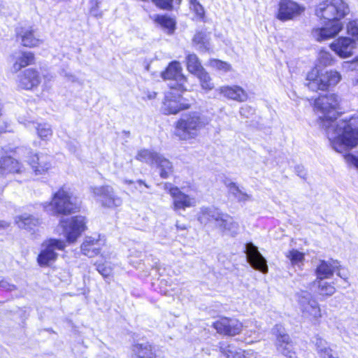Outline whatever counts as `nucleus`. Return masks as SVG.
<instances>
[{
	"instance_id": "f257e3e1",
	"label": "nucleus",
	"mask_w": 358,
	"mask_h": 358,
	"mask_svg": "<svg viewBox=\"0 0 358 358\" xmlns=\"http://www.w3.org/2000/svg\"><path fill=\"white\" fill-rule=\"evenodd\" d=\"M338 96L329 94L315 100L314 108L319 115L320 126L324 129L332 148L342 152L358 145V117L338 119Z\"/></svg>"
},
{
	"instance_id": "f03ea898",
	"label": "nucleus",
	"mask_w": 358,
	"mask_h": 358,
	"mask_svg": "<svg viewBox=\"0 0 358 358\" xmlns=\"http://www.w3.org/2000/svg\"><path fill=\"white\" fill-rule=\"evenodd\" d=\"M350 11L348 5L343 0H325L320 3L315 10L317 16L327 20L322 27L314 28L313 36L317 41L335 37L343 29L340 21Z\"/></svg>"
},
{
	"instance_id": "7ed1b4c3",
	"label": "nucleus",
	"mask_w": 358,
	"mask_h": 358,
	"mask_svg": "<svg viewBox=\"0 0 358 358\" xmlns=\"http://www.w3.org/2000/svg\"><path fill=\"white\" fill-rule=\"evenodd\" d=\"M214 328L220 334L227 336H235L245 328V341L252 343L261 337V327L256 321H250L243 324L237 319L223 317L213 323Z\"/></svg>"
},
{
	"instance_id": "20e7f679",
	"label": "nucleus",
	"mask_w": 358,
	"mask_h": 358,
	"mask_svg": "<svg viewBox=\"0 0 358 358\" xmlns=\"http://www.w3.org/2000/svg\"><path fill=\"white\" fill-rule=\"evenodd\" d=\"M44 210L53 215H66L76 212L79 207L72 194L66 187L59 189L52 196L50 203H45Z\"/></svg>"
},
{
	"instance_id": "39448f33",
	"label": "nucleus",
	"mask_w": 358,
	"mask_h": 358,
	"mask_svg": "<svg viewBox=\"0 0 358 358\" xmlns=\"http://www.w3.org/2000/svg\"><path fill=\"white\" fill-rule=\"evenodd\" d=\"M15 155L19 159L27 161L36 175H43L52 168L53 159L46 153L33 155L30 148H20L15 151Z\"/></svg>"
},
{
	"instance_id": "423d86ee",
	"label": "nucleus",
	"mask_w": 358,
	"mask_h": 358,
	"mask_svg": "<svg viewBox=\"0 0 358 358\" xmlns=\"http://www.w3.org/2000/svg\"><path fill=\"white\" fill-rule=\"evenodd\" d=\"M296 297L302 317L313 324L319 323L322 317L321 308L313 294L301 290L296 294Z\"/></svg>"
},
{
	"instance_id": "0eeeda50",
	"label": "nucleus",
	"mask_w": 358,
	"mask_h": 358,
	"mask_svg": "<svg viewBox=\"0 0 358 358\" xmlns=\"http://www.w3.org/2000/svg\"><path fill=\"white\" fill-rule=\"evenodd\" d=\"M208 123V119L199 113L182 114L180 118V140L194 138L198 131Z\"/></svg>"
},
{
	"instance_id": "6e6552de",
	"label": "nucleus",
	"mask_w": 358,
	"mask_h": 358,
	"mask_svg": "<svg viewBox=\"0 0 358 358\" xmlns=\"http://www.w3.org/2000/svg\"><path fill=\"white\" fill-rule=\"evenodd\" d=\"M86 221L83 216H74L70 218H62L59 225L64 230L66 241L74 243L81 234L86 229Z\"/></svg>"
},
{
	"instance_id": "1a4fd4ad",
	"label": "nucleus",
	"mask_w": 358,
	"mask_h": 358,
	"mask_svg": "<svg viewBox=\"0 0 358 358\" xmlns=\"http://www.w3.org/2000/svg\"><path fill=\"white\" fill-rule=\"evenodd\" d=\"M66 247L65 242L59 239H49L42 244L41 251L38 257L40 266H48L57 258V251H62Z\"/></svg>"
},
{
	"instance_id": "9d476101",
	"label": "nucleus",
	"mask_w": 358,
	"mask_h": 358,
	"mask_svg": "<svg viewBox=\"0 0 358 358\" xmlns=\"http://www.w3.org/2000/svg\"><path fill=\"white\" fill-rule=\"evenodd\" d=\"M90 192L98 197L102 206L107 208H116L122 203V199L117 196L110 185L91 187Z\"/></svg>"
},
{
	"instance_id": "9b49d317",
	"label": "nucleus",
	"mask_w": 358,
	"mask_h": 358,
	"mask_svg": "<svg viewBox=\"0 0 358 358\" xmlns=\"http://www.w3.org/2000/svg\"><path fill=\"white\" fill-rule=\"evenodd\" d=\"M273 334L276 336L277 350L287 358H297L293 350V343L284 327L280 324H276L272 329Z\"/></svg>"
},
{
	"instance_id": "f8f14e48",
	"label": "nucleus",
	"mask_w": 358,
	"mask_h": 358,
	"mask_svg": "<svg viewBox=\"0 0 358 358\" xmlns=\"http://www.w3.org/2000/svg\"><path fill=\"white\" fill-rule=\"evenodd\" d=\"M245 252L246 258L250 265L255 269L261 271L263 273L268 272L267 261L260 253L258 248L252 242L247 243L245 245Z\"/></svg>"
},
{
	"instance_id": "ddd939ff",
	"label": "nucleus",
	"mask_w": 358,
	"mask_h": 358,
	"mask_svg": "<svg viewBox=\"0 0 358 358\" xmlns=\"http://www.w3.org/2000/svg\"><path fill=\"white\" fill-rule=\"evenodd\" d=\"M278 6L277 18L281 21L292 20L305 10L303 6L292 0H280Z\"/></svg>"
},
{
	"instance_id": "4468645a",
	"label": "nucleus",
	"mask_w": 358,
	"mask_h": 358,
	"mask_svg": "<svg viewBox=\"0 0 358 358\" xmlns=\"http://www.w3.org/2000/svg\"><path fill=\"white\" fill-rule=\"evenodd\" d=\"M198 202L197 187L190 182L180 185V210L194 207Z\"/></svg>"
},
{
	"instance_id": "2eb2a0df",
	"label": "nucleus",
	"mask_w": 358,
	"mask_h": 358,
	"mask_svg": "<svg viewBox=\"0 0 358 358\" xmlns=\"http://www.w3.org/2000/svg\"><path fill=\"white\" fill-rule=\"evenodd\" d=\"M340 263L337 260L330 259L329 260H320L315 269L317 280H325L330 278L333 274L338 271L337 275L341 278L345 279L339 271Z\"/></svg>"
},
{
	"instance_id": "dca6fc26",
	"label": "nucleus",
	"mask_w": 358,
	"mask_h": 358,
	"mask_svg": "<svg viewBox=\"0 0 358 358\" xmlns=\"http://www.w3.org/2000/svg\"><path fill=\"white\" fill-rule=\"evenodd\" d=\"M20 159L6 156L0 158V176H6L8 173H22L25 171L24 166Z\"/></svg>"
},
{
	"instance_id": "f3484780",
	"label": "nucleus",
	"mask_w": 358,
	"mask_h": 358,
	"mask_svg": "<svg viewBox=\"0 0 358 358\" xmlns=\"http://www.w3.org/2000/svg\"><path fill=\"white\" fill-rule=\"evenodd\" d=\"M40 73L35 69H26L19 76L18 86L24 90H32L41 83Z\"/></svg>"
},
{
	"instance_id": "a211bd4d",
	"label": "nucleus",
	"mask_w": 358,
	"mask_h": 358,
	"mask_svg": "<svg viewBox=\"0 0 358 358\" xmlns=\"http://www.w3.org/2000/svg\"><path fill=\"white\" fill-rule=\"evenodd\" d=\"M132 358H163V352L148 343L136 344L132 347Z\"/></svg>"
},
{
	"instance_id": "6ab92c4d",
	"label": "nucleus",
	"mask_w": 358,
	"mask_h": 358,
	"mask_svg": "<svg viewBox=\"0 0 358 358\" xmlns=\"http://www.w3.org/2000/svg\"><path fill=\"white\" fill-rule=\"evenodd\" d=\"M17 37L23 46L31 48L38 47L43 42L32 27L20 28L17 31Z\"/></svg>"
},
{
	"instance_id": "aec40b11",
	"label": "nucleus",
	"mask_w": 358,
	"mask_h": 358,
	"mask_svg": "<svg viewBox=\"0 0 358 358\" xmlns=\"http://www.w3.org/2000/svg\"><path fill=\"white\" fill-rule=\"evenodd\" d=\"M355 42L348 37H340L333 42L330 47L341 57H348L352 55Z\"/></svg>"
},
{
	"instance_id": "412c9836",
	"label": "nucleus",
	"mask_w": 358,
	"mask_h": 358,
	"mask_svg": "<svg viewBox=\"0 0 358 358\" xmlns=\"http://www.w3.org/2000/svg\"><path fill=\"white\" fill-rule=\"evenodd\" d=\"M223 213L217 208L211 206H202L197 215V220L201 224H207L215 221L218 225Z\"/></svg>"
},
{
	"instance_id": "4be33fe9",
	"label": "nucleus",
	"mask_w": 358,
	"mask_h": 358,
	"mask_svg": "<svg viewBox=\"0 0 358 358\" xmlns=\"http://www.w3.org/2000/svg\"><path fill=\"white\" fill-rule=\"evenodd\" d=\"M163 80L167 82L171 90H178L179 86V63L176 61L171 62L166 69L161 73Z\"/></svg>"
},
{
	"instance_id": "5701e85b",
	"label": "nucleus",
	"mask_w": 358,
	"mask_h": 358,
	"mask_svg": "<svg viewBox=\"0 0 358 358\" xmlns=\"http://www.w3.org/2000/svg\"><path fill=\"white\" fill-rule=\"evenodd\" d=\"M220 349L227 358H257V353L255 351H242L241 349L237 348L227 342H221Z\"/></svg>"
},
{
	"instance_id": "b1692460",
	"label": "nucleus",
	"mask_w": 358,
	"mask_h": 358,
	"mask_svg": "<svg viewBox=\"0 0 358 358\" xmlns=\"http://www.w3.org/2000/svg\"><path fill=\"white\" fill-rule=\"evenodd\" d=\"M306 86L311 91L317 90L324 91V85L323 83V73L321 72L319 67L315 66L312 68L306 74Z\"/></svg>"
},
{
	"instance_id": "393cba45",
	"label": "nucleus",
	"mask_w": 358,
	"mask_h": 358,
	"mask_svg": "<svg viewBox=\"0 0 358 358\" xmlns=\"http://www.w3.org/2000/svg\"><path fill=\"white\" fill-rule=\"evenodd\" d=\"M217 90L225 97L237 101H245L248 99V94L245 91L237 85L222 86Z\"/></svg>"
},
{
	"instance_id": "a878e982",
	"label": "nucleus",
	"mask_w": 358,
	"mask_h": 358,
	"mask_svg": "<svg viewBox=\"0 0 358 358\" xmlns=\"http://www.w3.org/2000/svg\"><path fill=\"white\" fill-rule=\"evenodd\" d=\"M179 90H169L167 92L163 104V111L165 114H176L179 111L178 99Z\"/></svg>"
},
{
	"instance_id": "bb28decb",
	"label": "nucleus",
	"mask_w": 358,
	"mask_h": 358,
	"mask_svg": "<svg viewBox=\"0 0 358 358\" xmlns=\"http://www.w3.org/2000/svg\"><path fill=\"white\" fill-rule=\"evenodd\" d=\"M210 33L201 30L196 31L194 38V45L203 52H212L213 51V45L210 44Z\"/></svg>"
},
{
	"instance_id": "cd10ccee",
	"label": "nucleus",
	"mask_w": 358,
	"mask_h": 358,
	"mask_svg": "<svg viewBox=\"0 0 358 358\" xmlns=\"http://www.w3.org/2000/svg\"><path fill=\"white\" fill-rule=\"evenodd\" d=\"M102 245L103 241L101 240L87 237L81 245V251L85 255L92 257L99 252Z\"/></svg>"
},
{
	"instance_id": "c85d7f7f",
	"label": "nucleus",
	"mask_w": 358,
	"mask_h": 358,
	"mask_svg": "<svg viewBox=\"0 0 358 358\" xmlns=\"http://www.w3.org/2000/svg\"><path fill=\"white\" fill-rule=\"evenodd\" d=\"M217 227L231 236L236 235L239 231V224L228 214L223 213Z\"/></svg>"
},
{
	"instance_id": "c756f323",
	"label": "nucleus",
	"mask_w": 358,
	"mask_h": 358,
	"mask_svg": "<svg viewBox=\"0 0 358 358\" xmlns=\"http://www.w3.org/2000/svg\"><path fill=\"white\" fill-rule=\"evenodd\" d=\"M152 18L168 34H172L174 31L176 25L175 19L165 15H155Z\"/></svg>"
},
{
	"instance_id": "7c9ffc66",
	"label": "nucleus",
	"mask_w": 358,
	"mask_h": 358,
	"mask_svg": "<svg viewBox=\"0 0 358 358\" xmlns=\"http://www.w3.org/2000/svg\"><path fill=\"white\" fill-rule=\"evenodd\" d=\"M15 222L20 228L31 230L39 224V220L29 214L23 213L15 217Z\"/></svg>"
},
{
	"instance_id": "2f4dec72",
	"label": "nucleus",
	"mask_w": 358,
	"mask_h": 358,
	"mask_svg": "<svg viewBox=\"0 0 358 358\" xmlns=\"http://www.w3.org/2000/svg\"><path fill=\"white\" fill-rule=\"evenodd\" d=\"M35 59L34 54L31 52H22L16 58L13 64V69L15 71H20L22 68L34 64Z\"/></svg>"
},
{
	"instance_id": "473e14b6",
	"label": "nucleus",
	"mask_w": 358,
	"mask_h": 358,
	"mask_svg": "<svg viewBox=\"0 0 358 358\" xmlns=\"http://www.w3.org/2000/svg\"><path fill=\"white\" fill-rule=\"evenodd\" d=\"M341 80V75L339 72L330 70L325 71L323 73V83L324 86V91L327 90L329 87L336 86Z\"/></svg>"
},
{
	"instance_id": "72a5a7b5",
	"label": "nucleus",
	"mask_w": 358,
	"mask_h": 358,
	"mask_svg": "<svg viewBox=\"0 0 358 358\" xmlns=\"http://www.w3.org/2000/svg\"><path fill=\"white\" fill-rule=\"evenodd\" d=\"M313 342L317 348V351L320 358H331V349L327 342L319 336L315 337Z\"/></svg>"
},
{
	"instance_id": "f704fd0d",
	"label": "nucleus",
	"mask_w": 358,
	"mask_h": 358,
	"mask_svg": "<svg viewBox=\"0 0 358 358\" xmlns=\"http://www.w3.org/2000/svg\"><path fill=\"white\" fill-rule=\"evenodd\" d=\"M101 256L105 259V262L103 263H96V270L103 278H107L111 275L113 270L111 263L107 261L110 259L111 257L110 255L105 254L104 252Z\"/></svg>"
},
{
	"instance_id": "c9c22d12",
	"label": "nucleus",
	"mask_w": 358,
	"mask_h": 358,
	"mask_svg": "<svg viewBox=\"0 0 358 358\" xmlns=\"http://www.w3.org/2000/svg\"><path fill=\"white\" fill-rule=\"evenodd\" d=\"M154 164H156L160 169L162 178H166L172 173L171 163L162 156L158 155Z\"/></svg>"
},
{
	"instance_id": "e433bc0d",
	"label": "nucleus",
	"mask_w": 358,
	"mask_h": 358,
	"mask_svg": "<svg viewBox=\"0 0 358 358\" xmlns=\"http://www.w3.org/2000/svg\"><path fill=\"white\" fill-rule=\"evenodd\" d=\"M187 67L188 71L195 76L204 69L195 54H189L187 56Z\"/></svg>"
},
{
	"instance_id": "4c0bfd02",
	"label": "nucleus",
	"mask_w": 358,
	"mask_h": 358,
	"mask_svg": "<svg viewBox=\"0 0 358 358\" xmlns=\"http://www.w3.org/2000/svg\"><path fill=\"white\" fill-rule=\"evenodd\" d=\"M315 284L317 286V293L319 295L329 296L334 294L336 291L334 285L324 280H317Z\"/></svg>"
},
{
	"instance_id": "58836bf2",
	"label": "nucleus",
	"mask_w": 358,
	"mask_h": 358,
	"mask_svg": "<svg viewBox=\"0 0 358 358\" xmlns=\"http://www.w3.org/2000/svg\"><path fill=\"white\" fill-rule=\"evenodd\" d=\"M158 154L148 150L143 149L138 152L136 159L140 162L153 164Z\"/></svg>"
},
{
	"instance_id": "ea45409f",
	"label": "nucleus",
	"mask_w": 358,
	"mask_h": 358,
	"mask_svg": "<svg viewBox=\"0 0 358 358\" xmlns=\"http://www.w3.org/2000/svg\"><path fill=\"white\" fill-rule=\"evenodd\" d=\"M292 266H301L304 261V254L297 250L292 249L285 254Z\"/></svg>"
},
{
	"instance_id": "a19ab883",
	"label": "nucleus",
	"mask_w": 358,
	"mask_h": 358,
	"mask_svg": "<svg viewBox=\"0 0 358 358\" xmlns=\"http://www.w3.org/2000/svg\"><path fill=\"white\" fill-rule=\"evenodd\" d=\"M36 130L37 135L42 140L48 139L52 134L51 127L47 123H32Z\"/></svg>"
},
{
	"instance_id": "79ce46f5",
	"label": "nucleus",
	"mask_w": 358,
	"mask_h": 358,
	"mask_svg": "<svg viewBox=\"0 0 358 358\" xmlns=\"http://www.w3.org/2000/svg\"><path fill=\"white\" fill-rule=\"evenodd\" d=\"M189 8L194 13L197 20L204 21L205 10L202 5L197 0H189Z\"/></svg>"
},
{
	"instance_id": "37998d69",
	"label": "nucleus",
	"mask_w": 358,
	"mask_h": 358,
	"mask_svg": "<svg viewBox=\"0 0 358 358\" xmlns=\"http://www.w3.org/2000/svg\"><path fill=\"white\" fill-rule=\"evenodd\" d=\"M199 79L202 89L205 90H211L214 87V84L211 82V78L209 74L203 69L197 75Z\"/></svg>"
},
{
	"instance_id": "c03bdc74",
	"label": "nucleus",
	"mask_w": 358,
	"mask_h": 358,
	"mask_svg": "<svg viewBox=\"0 0 358 358\" xmlns=\"http://www.w3.org/2000/svg\"><path fill=\"white\" fill-rule=\"evenodd\" d=\"M317 64L316 66H328L334 64V58L329 52L325 50L320 51L317 57Z\"/></svg>"
},
{
	"instance_id": "a18cd8bd",
	"label": "nucleus",
	"mask_w": 358,
	"mask_h": 358,
	"mask_svg": "<svg viewBox=\"0 0 358 358\" xmlns=\"http://www.w3.org/2000/svg\"><path fill=\"white\" fill-rule=\"evenodd\" d=\"M209 65L217 70L221 71L222 72H228L231 71V65L226 62L220 59H212L209 61Z\"/></svg>"
},
{
	"instance_id": "49530a36",
	"label": "nucleus",
	"mask_w": 358,
	"mask_h": 358,
	"mask_svg": "<svg viewBox=\"0 0 358 358\" xmlns=\"http://www.w3.org/2000/svg\"><path fill=\"white\" fill-rule=\"evenodd\" d=\"M165 189H168L169 191L170 194L174 198L173 206L174 209L177 210L178 207V200L177 199L178 195L179 194V189L178 187H172L171 184H165L164 186Z\"/></svg>"
},
{
	"instance_id": "de8ad7c7",
	"label": "nucleus",
	"mask_w": 358,
	"mask_h": 358,
	"mask_svg": "<svg viewBox=\"0 0 358 358\" xmlns=\"http://www.w3.org/2000/svg\"><path fill=\"white\" fill-rule=\"evenodd\" d=\"M348 32L358 40V20H352L348 24Z\"/></svg>"
},
{
	"instance_id": "09e8293b",
	"label": "nucleus",
	"mask_w": 358,
	"mask_h": 358,
	"mask_svg": "<svg viewBox=\"0 0 358 358\" xmlns=\"http://www.w3.org/2000/svg\"><path fill=\"white\" fill-rule=\"evenodd\" d=\"M225 185L228 187L229 192L235 197L238 192L241 190L238 186L233 182L225 181Z\"/></svg>"
},
{
	"instance_id": "8fccbe9b",
	"label": "nucleus",
	"mask_w": 358,
	"mask_h": 358,
	"mask_svg": "<svg viewBox=\"0 0 358 358\" xmlns=\"http://www.w3.org/2000/svg\"><path fill=\"white\" fill-rule=\"evenodd\" d=\"M346 162L349 164L353 165L358 169V155H354L352 154H348L344 156Z\"/></svg>"
},
{
	"instance_id": "3c124183",
	"label": "nucleus",
	"mask_w": 358,
	"mask_h": 358,
	"mask_svg": "<svg viewBox=\"0 0 358 358\" xmlns=\"http://www.w3.org/2000/svg\"><path fill=\"white\" fill-rule=\"evenodd\" d=\"M238 201H246L251 199V196L241 190L238 194L235 196Z\"/></svg>"
},
{
	"instance_id": "603ef678",
	"label": "nucleus",
	"mask_w": 358,
	"mask_h": 358,
	"mask_svg": "<svg viewBox=\"0 0 358 358\" xmlns=\"http://www.w3.org/2000/svg\"><path fill=\"white\" fill-rule=\"evenodd\" d=\"M0 287H2L7 290H12L15 288V286L9 284L8 282L5 280L0 281Z\"/></svg>"
},
{
	"instance_id": "864d4df0",
	"label": "nucleus",
	"mask_w": 358,
	"mask_h": 358,
	"mask_svg": "<svg viewBox=\"0 0 358 358\" xmlns=\"http://www.w3.org/2000/svg\"><path fill=\"white\" fill-rule=\"evenodd\" d=\"M183 99V97L180 94V110H183V109H187L189 108V104L188 103H184L182 102Z\"/></svg>"
},
{
	"instance_id": "5fc2aeb1",
	"label": "nucleus",
	"mask_w": 358,
	"mask_h": 358,
	"mask_svg": "<svg viewBox=\"0 0 358 358\" xmlns=\"http://www.w3.org/2000/svg\"><path fill=\"white\" fill-rule=\"evenodd\" d=\"M64 76L69 81L73 82L75 80V77L70 73L64 72Z\"/></svg>"
},
{
	"instance_id": "6e6d98bb",
	"label": "nucleus",
	"mask_w": 358,
	"mask_h": 358,
	"mask_svg": "<svg viewBox=\"0 0 358 358\" xmlns=\"http://www.w3.org/2000/svg\"><path fill=\"white\" fill-rule=\"evenodd\" d=\"M9 227V224L3 220H0V229H5Z\"/></svg>"
},
{
	"instance_id": "4d7b16f0",
	"label": "nucleus",
	"mask_w": 358,
	"mask_h": 358,
	"mask_svg": "<svg viewBox=\"0 0 358 358\" xmlns=\"http://www.w3.org/2000/svg\"><path fill=\"white\" fill-rule=\"evenodd\" d=\"M156 95H157L156 92H149L148 93L147 97H148V99H155L156 97Z\"/></svg>"
},
{
	"instance_id": "13d9d810",
	"label": "nucleus",
	"mask_w": 358,
	"mask_h": 358,
	"mask_svg": "<svg viewBox=\"0 0 358 358\" xmlns=\"http://www.w3.org/2000/svg\"><path fill=\"white\" fill-rule=\"evenodd\" d=\"M249 107L248 106H244V107H242L240 109V113L241 115H245V111L248 110Z\"/></svg>"
},
{
	"instance_id": "bf43d9fd",
	"label": "nucleus",
	"mask_w": 358,
	"mask_h": 358,
	"mask_svg": "<svg viewBox=\"0 0 358 358\" xmlns=\"http://www.w3.org/2000/svg\"><path fill=\"white\" fill-rule=\"evenodd\" d=\"M138 183H139L140 185L143 184V185H144L146 187H149V186H148L147 184H145L143 180H138Z\"/></svg>"
},
{
	"instance_id": "052dcab7",
	"label": "nucleus",
	"mask_w": 358,
	"mask_h": 358,
	"mask_svg": "<svg viewBox=\"0 0 358 358\" xmlns=\"http://www.w3.org/2000/svg\"><path fill=\"white\" fill-rule=\"evenodd\" d=\"M43 78L45 79V78H48V75L43 74Z\"/></svg>"
},
{
	"instance_id": "680f3d73",
	"label": "nucleus",
	"mask_w": 358,
	"mask_h": 358,
	"mask_svg": "<svg viewBox=\"0 0 358 358\" xmlns=\"http://www.w3.org/2000/svg\"><path fill=\"white\" fill-rule=\"evenodd\" d=\"M176 127H178V125H179V121L176 122Z\"/></svg>"
},
{
	"instance_id": "e2e57ef3",
	"label": "nucleus",
	"mask_w": 358,
	"mask_h": 358,
	"mask_svg": "<svg viewBox=\"0 0 358 358\" xmlns=\"http://www.w3.org/2000/svg\"><path fill=\"white\" fill-rule=\"evenodd\" d=\"M331 358H339V357H334L332 355V354L331 353Z\"/></svg>"
},
{
	"instance_id": "0e129e2a",
	"label": "nucleus",
	"mask_w": 358,
	"mask_h": 358,
	"mask_svg": "<svg viewBox=\"0 0 358 358\" xmlns=\"http://www.w3.org/2000/svg\"><path fill=\"white\" fill-rule=\"evenodd\" d=\"M298 175L300 176L301 177H303V175L302 173H299Z\"/></svg>"
},
{
	"instance_id": "69168bd1",
	"label": "nucleus",
	"mask_w": 358,
	"mask_h": 358,
	"mask_svg": "<svg viewBox=\"0 0 358 358\" xmlns=\"http://www.w3.org/2000/svg\"><path fill=\"white\" fill-rule=\"evenodd\" d=\"M126 182L132 183V181H127V180H126Z\"/></svg>"
},
{
	"instance_id": "338daca9",
	"label": "nucleus",
	"mask_w": 358,
	"mask_h": 358,
	"mask_svg": "<svg viewBox=\"0 0 358 358\" xmlns=\"http://www.w3.org/2000/svg\"><path fill=\"white\" fill-rule=\"evenodd\" d=\"M357 83H358V80H357Z\"/></svg>"
}]
</instances>
